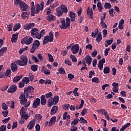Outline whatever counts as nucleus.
Listing matches in <instances>:
<instances>
[{
    "instance_id": "f257e3e1",
    "label": "nucleus",
    "mask_w": 131,
    "mask_h": 131,
    "mask_svg": "<svg viewBox=\"0 0 131 131\" xmlns=\"http://www.w3.org/2000/svg\"><path fill=\"white\" fill-rule=\"evenodd\" d=\"M33 91H34V88L32 86H29L25 88L24 94H21L19 96L21 105H24L27 103V98L33 94Z\"/></svg>"
},
{
    "instance_id": "f03ea898",
    "label": "nucleus",
    "mask_w": 131,
    "mask_h": 131,
    "mask_svg": "<svg viewBox=\"0 0 131 131\" xmlns=\"http://www.w3.org/2000/svg\"><path fill=\"white\" fill-rule=\"evenodd\" d=\"M43 7H45V3L43 2H41L40 5L39 4H36L35 6H34V2H32L31 8L32 16H34V14H38L40 11H42Z\"/></svg>"
},
{
    "instance_id": "7ed1b4c3",
    "label": "nucleus",
    "mask_w": 131,
    "mask_h": 131,
    "mask_svg": "<svg viewBox=\"0 0 131 131\" xmlns=\"http://www.w3.org/2000/svg\"><path fill=\"white\" fill-rule=\"evenodd\" d=\"M70 22L71 20L69 17H67L66 20L64 18H61L60 19L61 25L60 26V28L61 29H67L68 27H70Z\"/></svg>"
},
{
    "instance_id": "20e7f679",
    "label": "nucleus",
    "mask_w": 131,
    "mask_h": 131,
    "mask_svg": "<svg viewBox=\"0 0 131 131\" xmlns=\"http://www.w3.org/2000/svg\"><path fill=\"white\" fill-rule=\"evenodd\" d=\"M63 13H66L67 14L68 13V9L67 7L65 5H61V7H59L56 9V14L58 17H61L63 15Z\"/></svg>"
},
{
    "instance_id": "39448f33",
    "label": "nucleus",
    "mask_w": 131,
    "mask_h": 131,
    "mask_svg": "<svg viewBox=\"0 0 131 131\" xmlns=\"http://www.w3.org/2000/svg\"><path fill=\"white\" fill-rule=\"evenodd\" d=\"M52 42L54 41V34L53 32H51L49 33V35L45 36L43 40V45H47L48 42Z\"/></svg>"
},
{
    "instance_id": "423d86ee",
    "label": "nucleus",
    "mask_w": 131,
    "mask_h": 131,
    "mask_svg": "<svg viewBox=\"0 0 131 131\" xmlns=\"http://www.w3.org/2000/svg\"><path fill=\"white\" fill-rule=\"evenodd\" d=\"M19 66H27L28 63V58L27 56L23 55L20 57V60H16Z\"/></svg>"
},
{
    "instance_id": "0eeeda50",
    "label": "nucleus",
    "mask_w": 131,
    "mask_h": 131,
    "mask_svg": "<svg viewBox=\"0 0 131 131\" xmlns=\"http://www.w3.org/2000/svg\"><path fill=\"white\" fill-rule=\"evenodd\" d=\"M39 46H40V42L38 40H35L34 41L32 45V48L30 49V53L31 54H34V52H35V50H37L38 48H39Z\"/></svg>"
},
{
    "instance_id": "6e6552de",
    "label": "nucleus",
    "mask_w": 131,
    "mask_h": 131,
    "mask_svg": "<svg viewBox=\"0 0 131 131\" xmlns=\"http://www.w3.org/2000/svg\"><path fill=\"white\" fill-rule=\"evenodd\" d=\"M31 36L33 38H37L40 39V35H39V30L37 28H33L31 31Z\"/></svg>"
},
{
    "instance_id": "1a4fd4ad",
    "label": "nucleus",
    "mask_w": 131,
    "mask_h": 131,
    "mask_svg": "<svg viewBox=\"0 0 131 131\" xmlns=\"http://www.w3.org/2000/svg\"><path fill=\"white\" fill-rule=\"evenodd\" d=\"M33 42V38L31 37H24L21 41V43L22 45H27V46H29Z\"/></svg>"
},
{
    "instance_id": "9d476101",
    "label": "nucleus",
    "mask_w": 131,
    "mask_h": 131,
    "mask_svg": "<svg viewBox=\"0 0 131 131\" xmlns=\"http://www.w3.org/2000/svg\"><path fill=\"white\" fill-rule=\"evenodd\" d=\"M30 106V101H28L25 104H24V107H21L20 110V114L21 117L23 116H24L26 114V113L25 112V110H24V108H28Z\"/></svg>"
},
{
    "instance_id": "9b49d317",
    "label": "nucleus",
    "mask_w": 131,
    "mask_h": 131,
    "mask_svg": "<svg viewBox=\"0 0 131 131\" xmlns=\"http://www.w3.org/2000/svg\"><path fill=\"white\" fill-rule=\"evenodd\" d=\"M21 11H28L29 10V7L28 5H27L25 2H23L20 4L19 7Z\"/></svg>"
},
{
    "instance_id": "f8f14e48",
    "label": "nucleus",
    "mask_w": 131,
    "mask_h": 131,
    "mask_svg": "<svg viewBox=\"0 0 131 131\" xmlns=\"http://www.w3.org/2000/svg\"><path fill=\"white\" fill-rule=\"evenodd\" d=\"M34 26H35V24L34 23H31L29 24H26L24 26V28L25 29V30H29L30 29H32Z\"/></svg>"
},
{
    "instance_id": "ddd939ff",
    "label": "nucleus",
    "mask_w": 131,
    "mask_h": 131,
    "mask_svg": "<svg viewBox=\"0 0 131 131\" xmlns=\"http://www.w3.org/2000/svg\"><path fill=\"white\" fill-rule=\"evenodd\" d=\"M71 51L72 52L73 54H77L78 51H79V46L77 44L75 45L72 47Z\"/></svg>"
},
{
    "instance_id": "4468645a",
    "label": "nucleus",
    "mask_w": 131,
    "mask_h": 131,
    "mask_svg": "<svg viewBox=\"0 0 131 131\" xmlns=\"http://www.w3.org/2000/svg\"><path fill=\"white\" fill-rule=\"evenodd\" d=\"M18 62L17 61L12 62L11 64V69L13 72H16L18 70V67H17Z\"/></svg>"
},
{
    "instance_id": "2eb2a0df",
    "label": "nucleus",
    "mask_w": 131,
    "mask_h": 131,
    "mask_svg": "<svg viewBox=\"0 0 131 131\" xmlns=\"http://www.w3.org/2000/svg\"><path fill=\"white\" fill-rule=\"evenodd\" d=\"M34 125H35V120L33 119L29 122L27 126V128L30 130H31L34 127Z\"/></svg>"
},
{
    "instance_id": "dca6fc26",
    "label": "nucleus",
    "mask_w": 131,
    "mask_h": 131,
    "mask_svg": "<svg viewBox=\"0 0 131 131\" xmlns=\"http://www.w3.org/2000/svg\"><path fill=\"white\" fill-rule=\"evenodd\" d=\"M105 62H106L105 58H103L99 61L98 67L100 70H103V66H104V63H105Z\"/></svg>"
},
{
    "instance_id": "f3484780",
    "label": "nucleus",
    "mask_w": 131,
    "mask_h": 131,
    "mask_svg": "<svg viewBox=\"0 0 131 131\" xmlns=\"http://www.w3.org/2000/svg\"><path fill=\"white\" fill-rule=\"evenodd\" d=\"M56 120H57V117L56 116L53 117L50 119L48 126H53L56 123Z\"/></svg>"
},
{
    "instance_id": "a211bd4d",
    "label": "nucleus",
    "mask_w": 131,
    "mask_h": 131,
    "mask_svg": "<svg viewBox=\"0 0 131 131\" xmlns=\"http://www.w3.org/2000/svg\"><path fill=\"white\" fill-rule=\"evenodd\" d=\"M39 105H40V99L36 98L33 103V108H37Z\"/></svg>"
},
{
    "instance_id": "6ab92c4d",
    "label": "nucleus",
    "mask_w": 131,
    "mask_h": 131,
    "mask_svg": "<svg viewBox=\"0 0 131 131\" xmlns=\"http://www.w3.org/2000/svg\"><path fill=\"white\" fill-rule=\"evenodd\" d=\"M84 60L88 65H91V64H92V61H93V59L91 56L86 55Z\"/></svg>"
},
{
    "instance_id": "aec40b11",
    "label": "nucleus",
    "mask_w": 131,
    "mask_h": 131,
    "mask_svg": "<svg viewBox=\"0 0 131 131\" xmlns=\"http://www.w3.org/2000/svg\"><path fill=\"white\" fill-rule=\"evenodd\" d=\"M16 91H17V86L15 85H12L8 90V93H15Z\"/></svg>"
},
{
    "instance_id": "412c9836",
    "label": "nucleus",
    "mask_w": 131,
    "mask_h": 131,
    "mask_svg": "<svg viewBox=\"0 0 131 131\" xmlns=\"http://www.w3.org/2000/svg\"><path fill=\"white\" fill-rule=\"evenodd\" d=\"M58 109L59 107L58 106H53L51 111V115H55V114H56L58 112Z\"/></svg>"
},
{
    "instance_id": "4be33fe9",
    "label": "nucleus",
    "mask_w": 131,
    "mask_h": 131,
    "mask_svg": "<svg viewBox=\"0 0 131 131\" xmlns=\"http://www.w3.org/2000/svg\"><path fill=\"white\" fill-rule=\"evenodd\" d=\"M19 34L18 33H16L15 34H13L12 35V37L11 38V42L14 43L16 42L17 41V40L18 39V35Z\"/></svg>"
},
{
    "instance_id": "5701e85b",
    "label": "nucleus",
    "mask_w": 131,
    "mask_h": 131,
    "mask_svg": "<svg viewBox=\"0 0 131 131\" xmlns=\"http://www.w3.org/2000/svg\"><path fill=\"white\" fill-rule=\"evenodd\" d=\"M70 17L71 18V20L72 22L75 21V17H76V14L74 13L73 12L71 11L70 13Z\"/></svg>"
},
{
    "instance_id": "b1692460",
    "label": "nucleus",
    "mask_w": 131,
    "mask_h": 131,
    "mask_svg": "<svg viewBox=\"0 0 131 131\" xmlns=\"http://www.w3.org/2000/svg\"><path fill=\"white\" fill-rule=\"evenodd\" d=\"M53 105H55V103L54 102V100L52 98H50L49 99L48 101V106L52 107Z\"/></svg>"
},
{
    "instance_id": "393cba45",
    "label": "nucleus",
    "mask_w": 131,
    "mask_h": 131,
    "mask_svg": "<svg viewBox=\"0 0 131 131\" xmlns=\"http://www.w3.org/2000/svg\"><path fill=\"white\" fill-rule=\"evenodd\" d=\"M8 48L7 47H3L0 50V57H2L5 53H7Z\"/></svg>"
},
{
    "instance_id": "a878e982",
    "label": "nucleus",
    "mask_w": 131,
    "mask_h": 131,
    "mask_svg": "<svg viewBox=\"0 0 131 131\" xmlns=\"http://www.w3.org/2000/svg\"><path fill=\"white\" fill-rule=\"evenodd\" d=\"M41 105H46L47 104V100L46 99V96L42 95L40 97Z\"/></svg>"
},
{
    "instance_id": "bb28decb",
    "label": "nucleus",
    "mask_w": 131,
    "mask_h": 131,
    "mask_svg": "<svg viewBox=\"0 0 131 131\" xmlns=\"http://www.w3.org/2000/svg\"><path fill=\"white\" fill-rule=\"evenodd\" d=\"M87 14L91 19H93V10L90 7H88Z\"/></svg>"
},
{
    "instance_id": "cd10ccee",
    "label": "nucleus",
    "mask_w": 131,
    "mask_h": 131,
    "mask_svg": "<svg viewBox=\"0 0 131 131\" xmlns=\"http://www.w3.org/2000/svg\"><path fill=\"white\" fill-rule=\"evenodd\" d=\"M21 28V25L20 23L16 24L13 27V31H17L18 29H20Z\"/></svg>"
},
{
    "instance_id": "c85d7f7f",
    "label": "nucleus",
    "mask_w": 131,
    "mask_h": 131,
    "mask_svg": "<svg viewBox=\"0 0 131 131\" xmlns=\"http://www.w3.org/2000/svg\"><path fill=\"white\" fill-rule=\"evenodd\" d=\"M47 20L48 21H54L56 20V16H54L53 15H51L47 17Z\"/></svg>"
},
{
    "instance_id": "c756f323",
    "label": "nucleus",
    "mask_w": 131,
    "mask_h": 131,
    "mask_svg": "<svg viewBox=\"0 0 131 131\" xmlns=\"http://www.w3.org/2000/svg\"><path fill=\"white\" fill-rule=\"evenodd\" d=\"M97 8L99 12L103 11V6H102V4L101 3L99 2L97 3Z\"/></svg>"
},
{
    "instance_id": "7c9ffc66",
    "label": "nucleus",
    "mask_w": 131,
    "mask_h": 131,
    "mask_svg": "<svg viewBox=\"0 0 131 131\" xmlns=\"http://www.w3.org/2000/svg\"><path fill=\"white\" fill-rule=\"evenodd\" d=\"M23 3V1L21 0H15L14 1V5L15 6H21V4Z\"/></svg>"
},
{
    "instance_id": "2f4dec72",
    "label": "nucleus",
    "mask_w": 131,
    "mask_h": 131,
    "mask_svg": "<svg viewBox=\"0 0 131 131\" xmlns=\"http://www.w3.org/2000/svg\"><path fill=\"white\" fill-rule=\"evenodd\" d=\"M98 33H99V29H96L95 30V33L92 32V37H94V38H95L96 37V36H97V35H98Z\"/></svg>"
},
{
    "instance_id": "473e14b6",
    "label": "nucleus",
    "mask_w": 131,
    "mask_h": 131,
    "mask_svg": "<svg viewBox=\"0 0 131 131\" xmlns=\"http://www.w3.org/2000/svg\"><path fill=\"white\" fill-rule=\"evenodd\" d=\"M83 104H84V101H83V100H81V104L79 105H77L76 106L77 110H78V109H81V108L83 107Z\"/></svg>"
},
{
    "instance_id": "72a5a7b5",
    "label": "nucleus",
    "mask_w": 131,
    "mask_h": 131,
    "mask_svg": "<svg viewBox=\"0 0 131 131\" xmlns=\"http://www.w3.org/2000/svg\"><path fill=\"white\" fill-rule=\"evenodd\" d=\"M101 40H102V34L99 33L96 38V41L97 42H101Z\"/></svg>"
},
{
    "instance_id": "f704fd0d",
    "label": "nucleus",
    "mask_w": 131,
    "mask_h": 131,
    "mask_svg": "<svg viewBox=\"0 0 131 131\" xmlns=\"http://www.w3.org/2000/svg\"><path fill=\"white\" fill-rule=\"evenodd\" d=\"M59 96H55L53 99V102L54 104L56 105V104H58V102H59Z\"/></svg>"
},
{
    "instance_id": "c9c22d12",
    "label": "nucleus",
    "mask_w": 131,
    "mask_h": 131,
    "mask_svg": "<svg viewBox=\"0 0 131 131\" xmlns=\"http://www.w3.org/2000/svg\"><path fill=\"white\" fill-rule=\"evenodd\" d=\"M78 91V88H76L73 91V93L74 94L75 97H79V94L77 92Z\"/></svg>"
},
{
    "instance_id": "e433bc0d",
    "label": "nucleus",
    "mask_w": 131,
    "mask_h": 131,
    "mask_svg": "<svg viewBox=\"0 0 131 131\" xmlns=\"http://www.w3.org/2000/svg\"><path fill=\"white\" fill-rule=\"evenodd\" d=\"M21 78H22V76H18L16 77H14L13 78V81L14 82H18V81H19V80H20V79H21Z\"/></svg>"
},
{
    "instance_id": "4c0bfd02",
    "label": "nucleus",
    "mask_w": 131,
    "mask_h": 131,
    "mask_svg": "<svg viewBox=\"0 0 131 131\" xmlns=\"http://www.w3.org/2000/svg\"><path fill=\"white\" fill-rule=\"evenodd\" d=\"M58 2H56L55 3H53L52 6H50V9H51V10H54V9H55V8L58 7Z\"/></svg>"
},
{
    "instance_id": "58836bf2",
    "label": "nucleus",
    "mask_w": 131,
    "mask_h": 131,
    "mask_svg": "<svg viewBox=\"0 0 131 131\" xmlns=\"http://www.w3.org/2000/svg\"><path fill=\"white\" fill-rule=\"evenodd\" d=\"M58 71L60 74H66V72L63 68H60L59 69H58Z\"/></svg>"
},
{
    "instance_id": "ea45409f",
    "label": "nucleus",
    "mask_w": 131,
    "mask_h": 131,
    "mask_svg": "<svg viewBox=\"0 0 131 131\" xmlns=\"http://www.w3.org/2000/svg\"><path fill=\"white\" fill-rule=\"evenodd\" d=\"M28 46L26 47L25 48H23L21 49H20L19 51V53L20 55H22V54H23V53L24 52V51H27V50H28Z\"/></svg>"
},
{
    "instance_id": "a19ab883",
    "label": "nucleus",
    "mask_w": 131,
    "mask_h": 131,
    "mask_svg": "<svg viewBox=\"0 0 131 131\" xmlns=\"http://www.w3.org/2000/svg\"><path fill=\"white\" fill-rule=\"evenodd\" d=\"M45 33H46V30L45 29H42L40 32L39 31V35H40V39L41 38V36H43L45 35Z\"/></svg>"
},
{
    "instance_id": "79ce46f5",
    "label": "nucleus",
    "mask_w": 131,
    "mask_h": 131,
    "mask_svg": "<svg viewBox=\"0 0 131 131\" xmlns=\"http://www.w3.org/2000/svg\"><path fill=\"white\" fill-rule=\"evenodd\" d=\"M103 72L105 74L110 73V68L108 67H105L103 70Z\"/></svg>"
},
{
    "instance_id": "37998d69",
    "label": "nucleus",
    "mask_w": 131,
    "mask_h": 131,
    "mask_svg": "<svg viewBox=\"0 0 131 131\" xmlns=\"http://www.w3.org/2000/svg\"><path fill=\"white\" fill-rule=\"evenodd\" d=\"M78 121H79V119H78V118H75L74 119V121L72 122L71 124L76 125V124L78 123Z\"/></svg>"
},
{
    "instance_id": "c03bdc74",
    "label": "nucleus",
    "mask_w": 131,
    "mask_h": 131,
    "mask_svg": "<svg viewBox=\"0 0 131 131\" xmlns=\"http://www.w3.org/2000/svg\"><path fill=\"white\" fill-rule=\"evenodd\" d=\"M38 66L37 65L33 64L31 66V70L33 71H37V68Z\"/></svg>"
},
{
    "instance_id": "a18cd8bd",
    "label": "nucleus",
    "mask_w": 131,
    "mask_h": 131,
    "mask_svg": "<svg viewBox=\"0 0 131 131\" xmlns=\"http://www.w3.org/2000/svg\"><path fill=\"white\" fill-rule=\"evenodd\" d=\"M29 78L27 77H24L23 79V82H24L25 83H28L29 82Z\"/></svg>"
},
{
    "instance_id": "49530a36",
    "label": "nucleus",
    "mask_w": 131,
    "mask_h": 131,
    "mask_svg": "<svg viewBox=\"0 0 131 131\" xmlns=\"http://www.w3.org/2000/svg\"><path fill=\"white\" fill-rule=\"evenodd\" d=\"M92 82H95L96 83H99L100 82V80H99V78L97 77H94L92 80Z\"/></svg>"
},
{
    "instance_id": "de8ad7c7",
    "label": "nucleus",
    "mask_w": 131,
    "mask_h": 131,
    "mask_svg": "<svg viewBox=\"0 0 131 131\" xmlns=\"http://www.w3.org/2000/svg\"><path fill=\"white\" fill-rule=\"evenodd\" d=\"M52 9L49 7V8H46L45 9V12L47 13V15H50V14H51L52 13Z\"/></svg>"
},
{
    "instance_id": "09e8293b",
    "label": "nucleus",
    "mask_w": 131,
    "mask_h": 131,
    "mask_svg": "<svg viewBox=\"0 0 131 131\" xmlns=\"http://www.w3.org/2000/svg\"><path fill=\"white\" fill-rule=\"evenodd\" d=\"M79 121L80 123H88V121H86L83 117H81L80 118Z\"/></svg>"
},
{
    "instance_id": "8fccbe9b",
    "label": "nucleus",
    "mask_w": 131,
    "mask_h": 131,
    "mask_svg": "<svg viewBox=\"0 0 131 131\" xmlns=\"http://www.w3.org/2000/svg\"><path fill=\"white\" fill-rule=\"evenodd\" d=\"M104 8L105 9H111L112 8V6L109 3H106L104 5Z\"/></svg>"
},
{
    "instance_id": "3c124183",
    "label": "nucleus",
    "mask_w": 131,
    "mask_h": 131,
    "mask_svg": "<svg viewBox=\"0 0 131 131\" xmlns=\"http://www.w3.org/2000/svg\"><path fill=\"white\" fill-rule=\"evenodd\" d=\"M35 119L38 120H41V118H42V116L40 114H37L35 116Z\"/></svg>"
},
{
    "instance_id": "603ef678",
    "label": "nucleus",
    "mask_w": 131,
    "mask_h": 131,
    "mask_svg": "<svg viewBox=\"0 0 131 131\" xmlns=\"http://www.w3.org/2000/svg\"><path fill=\"white\" fill-rule=\"evenodd\" d=\"M68 78H69V80L71 81L73 78H74V75L72 74H69L68 75Z\"/></svg>"
},
{
    "instance_id": "864d4df0",
    "label": "nucleus",
    "mask_w": 131,
    "mask_h": 131,
    "mask_svg": "<svg viewBox=\"0 0 131 131\" xmlns=\"http://www.w3.org/2000/svg\"><path fill=\"white\" fill-rule=\"evenodd\" d=\"M100 25L102 28H105V29H107V25L104 21L100 22Z\"/></svg>"
},
{
    "instance_id": "5fc2aeb1",
    "label": "nucleus",
    "mask_w": 131,
    "mask_h": 131,
    "mask_svg": "<svg viewBox=\"0 0 131 131\" xmlns=\"http://www.w3.org/2000/svg\"><path fill=\"white\" fill-rule=\"evenodd\" d=\"M21 17H23V19L24 18H26V17H28V12H24L21 14Z\"/></svg>"
},
{
    "instance_id": "6e6d98bb",
    "label": "nucleus",
    "mask_w": 131,
    "mask_h": 131,
    "mask_svg": "<svg viewBox=\"0 0 131 131\" xmlns=\"http://www.w3.org/2000/svg\"><path fill=\"white\" fill-rule=\"evenodd\" d=\"M48 56L49 58L50 62H54V58H53V56L50 53H48Z\"/></svg>"
},
{
    "instance_id": "4d7b16f0",
    "label": "nucleus",
    "mask_w": 131,
    "mask_h": 131,
    "mask_svg": "<svg viewBox=\"0 0 131 131\" xmlns=\"http://www.w3.org/2000/svg\"><path fill=\"white\" fill-rule=\"evenodd\" d=\"M101 114H103V115H105L106 113H107L106 110L104 109L99 110L98 111Z\"/></svg>"
},
{
    "instance_id": "13d9d810",
    "label": "nucleus",
    "mask_w": 131,
    "mask_h": 131,
    "mask_svg": "<svg viewBox=\"0 0 131 131\" xmlns=\"http://www.w3.org/2000/svg\"><path fill=\"white\" fill-rule=\"evenodd\" d=\"M53 93L52 92H49V93H47L46 94L45 97L47 99H49V98H51V97H52Z\"/></svg>"
},
{
    "instance_id": "bf43d9fd",
    "label": "nucleus",
    "mask_w": 131,
    "mask_h": 131,
    "mask_svg": "<svg viewBox=\"0 0 131 131\" xmlns=\"http://www.w3.org/2000/svg\"><path fill=\"white\" fill-rule=\"evenodd\" d=\"M114 9H112L109 11V14L111 17H114Z\"/></svg>"
},
{
    "instance_id": "052dcab7",
    "label": "nucleus",
    "mask_w": 131,
    "mask_h": 131,
    "mask_svg": "<svg viewBox=\"0 0 131 131\" xmlns=\"http://www.w3.org/2000/svg\"><path fill=\"white\" fill-rule=\"evenodd\" d=\"M7 29L8 31H12V30L13 29V24L8 25Z\"/></svg>"
},
{
    "instance_id": "680f3d73",
    "label": "nucleus",
    "mask_w": 131,
    "mask_h": 131,
    "mask_svg": "<svg viewBox=\"0 0 131 131\" xmlns=\"http://www.w3.org/2000/svg\"><path fill=\"white\" fill-rule=\"evenodd\" d=\"M93 75H95V71H91L89 72V78H92V77H93Z\"/></svg>"
},
{
    "instance_id": "e2e57ef3",
    "label": "nucleus",
    "mask_w": 131,
    "mask_h": 131,
    "mask_svg": "<svg viewBox=\"0 0 131 131\" xmlns=\"http://www.w3.org/2000/svg\"><path fill=\"white\" fill-rule=\"evenodd\" d=\"M29 77L30 81H33V80L34 79V76H33V75H32V73H30L29 74Z\"/></svg>"
},
{
    "instance_id": "0e129e2a",
    "label": "nucleus",
    "mask_w": 131,
    "mask_h": 131,
    "mask_svg": "<svg viewBox=\"0 0 131 131\" xmlns=\"http://www.w3.org/2000/svg\"><path fill=\"white\" fill-rule=\"evenodd\" d=\"M85 49L90 50V51H92L93 50V46L91 45V44H88L86 47Z\"/></svg>"
},
{
    "instance_id": "69168bd1",
    "label": "nucleus",
    "mask_w": 131,
    "mask_h": 131,
    "mask_svg": "<svg viewBox=\"0 0 131 131\" xmlns=\"http://www.w3.org/2000/svg\"><path fill=\"white\" fill-rule=\"evenodd\" d=\"M5 75L8 77H10V76H11V70H7L6 72L5 73Z\"/></svg>"
},
{
    "instance_id": "338daca9",
    "label": "nucleus",
    "mask_w": 131,
    "mask_h": 131,
    "mask_svg": "<svg viewBox=\"0 0 131 131\" xmlns=\"http://www.w3.org/2000/svg\"><path fill=\"white\" fill-rule=\"evenodd\" d=\"M2 108L3 110H7L8 109V106L5 103H2Z\"/></svg>"
},
{
    "instance_id": "774afa93",
    "label": "nucleus",
    "mask_w": 131,
    "mask_h": 131,
    "mask_svg": "<svg viewBox=\"0 0 131 131\" xmlns=\"http://www.w3.org/2000/svg\"><path fill=\"white\" fill-rule=\"evenodd\" d=\"M6 127L5 125H2L0 127V131H6Z\"/></svg>"
}]
</instances>
